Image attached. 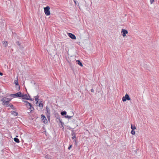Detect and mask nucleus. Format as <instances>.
<instances>
[{
    "label": "nucleus",
    "instance_id": "nucleus-26",
    "mask_svg": "<svg viewBox=\"0 0 159 159\" xmlns=\"http://www.w3.org/2000/svg\"><path fill=\"white\" fill-rule=\"evenodd\" d=\"M16 43L19 46H20V42H18V41L17 42H16Z\"/></svg>",
    "mask_w": 159,
    "mask_h": 159
},
{
    "label": "nucleus",
    "instance_id": "nucleus-21",
    "mask_svg": "<svg viewBox=\"0 0 159 159\" xmlns=\"http://www.w3.org/2000/svg\"><path fill=\"white\" fill-rule=\"evenodd\" d=\"M73 116H69L67 115H65V117L66 118H67L69 119H70L71 117H72Z\"/></svg>",
    "mask_w": 159,
    "mask_h": 159
},
{
    "label": "nucleus",
    "instance_id": "nucleus-27",
    "mask_svg": "<svg viewBox=\"0 0 159 159\" xmlns=\"http://www.w3.org/2000/svg\"><path fill=\"white\" fill-rule=\"evenodd\" d=\"M15 84H16V85H19V84H18V81L16 82H15Z\"/></svg>",
    "mask_w": 159,
    "mask_h": 159
},
{
    "label": "nucleus",
    "instance_id": "nucleus-18",
    "mask_svg": "<svg viewBox=\"0 0 159 159\" xmlns=\"http://www.w3.org/2000/svg\"><path fill=\"white\" fill-rule=\"evenodd\" d=\"M66 112L65 111H62L61 113V115L62 116L65 115L66 114Z\"/></svg>",
    "mask_w": 159,
    "mask_h": 159
},
{
    "label": "nucleus",
    "instance_id": "nucleus-7",
    "mask_svg": "<svg viewBox=\"0 0 159 159\" xmlns=\"http://www.w3.org/2000/svg\"><path fill=\"white\" fill-rule=\"evenodd\" d=\"M127 100H129V96L127 94H126L125 96L122 98V101L123 102H125Z\"/></svg>",
    "mask_w": 159,
    "mask_h": 159
},
{
    "label": "nucleus",
    "instance_id": "nucleus-9",
    "mask_svg": "<svg viewBox=\"0 0 159 159\" xmlns=\"http://www.w3.org/2000/svg\"><path fill=\"white\" fill-rule=\"evenodd\" d=\"M68 35L72 39H76L75 36L72 33H68Z\"/></svg>",
    "mask_w": 159,
    "mask_h": 159
},
{
    "label": "nucleus",
    "instance_id": "nucleus-12",
    "mask_svg": "<svg viewBox=\"0 0 159 159\" xmlns=\"http://www.w3.org/2000/svg\"><path fill=\"white\" fill-rule=\"evenodd\" d=\"M76 61L77 62V64L81 66H83V64L79 60H77Z\"/></svg>",
    "mask_w": 159,
    "mask_h": 159
},
{
    "label": "nucleus",
    "instance_id": "nucleus-8",
    "mask_svg": "<svg viewBox=\"0 0 159 159\" xmlns=\"http://www.w3.org/2000/svg\"><path fill=\"white\" fill-rule=\"evenodd\" d=\"M121 34L123 37H125L126 34L128 33V31L124 29H122L121 30Z\"/></svg>",
    "mask_w": 159,
    "mask_h": 159
},
{
    "label": "nucleus",
    "instance_id": "nucleus-16",
    "mask_svg": "<svg viewBox=\"0 0 159 159\" xmlns=\"http://www.w3.org/2000/svg\"><path fill=\"white\" fill-rule=\"evenodd\" d=\"M10 104H9V102H8L7 103H3L4 105H6V107H9Z\"/></svg>",
    "mask_w": 159,
    "mask_h": 159
},
{
    "label": "nucleus",
    "instance_id": "nucleus-5",
    "mask_svg": "<svg viewBox=\"0 0 159 159\" xmlns=\"http://www.w3.org/2000/svg\"><path fill=\"white\" fill-rule=\"evenodd\" d=\"M41 116L43 122L45 124L47 123L48 121L45 116L43 115H41Z\"/></svg>",
    "mask_w": 159,
    "mask_h": 159
},
{
    "label": "nucleus",
    "instance_id": "nucleus-2",
    "mask_svg": "<svg viewBox=\"0 0 159 159\" xmlns=\"http://www.w3.org/2000/svg\"><path fill=\"white\" fill-rule=\"evenodd\" d=\"M25 102L26 103L25 105L26 106V107H28L29 109H31L30 112H31V111L32 110H34V107H33L32 106L31 104L29 102H28L26 101H25Z\"/></svg>",
    "mask_w": 159,
    "mask_h": 159
},
{
    "label": "nucleus",
    "instance_id": "nucleus-19",
    "mask_svg": "<svg viewBox=\"0 0 159 159\" xmlns=\"http://www.w3.org/2000/svg\"><path fill=\"white\" fill-rule=\"evenodd\" d=\"M39 106L41 107L42 108L43 107V104L42 103L40 102L39 104Z\"/></svg>",
    "mask_w": 159,
    "mask_h": 159
},
{
    "label": "nucleus",
    "instance_id": "nucleus-23",
    "mask_svg": "<svg viewBox=\"0 0 159 159\" xmlns=\"http://www.w3.org/2000/svg\"><path fill=\"white\" fill-rule=\"evenodd\" d=\"M131 133L133 135L134 134H135V131H134V130H132L131 131Z\"/></svg>",
    "mask_w": 159,
    "mask_h": 159
},
{
    "label": "nucleus",
    "instance_id": "nucleus-24",
    "mask_svg": "<svg viewBox=\"0 0 159 159\" xmlns=\"http://www.w3.org/2000/svg\"><path fill=\"white\" fill-rule=\"evenodd\" d=\"M9 107L11 108L12 109H13L14 108V107L12 105L10 104Z\"/></svg>",
    "mask_w": 159,
    "mask_h": 159
},
{
    "label": "nucleus",
    "instance_id": "nucleus-14",
    "mask_svg": "<svg viewBox=\"0 0 159 159\" xmlns=\"http://www.w3.org/2000/svg\"><path fill=\"white\" fill-rule=\"evenodd\" d=\"M39 98V97L37 95L35 97V100L36 101V103L37 104L38 103V98Z\"/></svg>",
    "mask_w": 159,
    "mask_h": 159
},
{
    "label": "nucleus",
    "instance_id": "nucleus-25",
    "mask_svg": "<svg viewBox=\"0 0 159 159\" xmlns=\"http://www.w3.org/2000/svg\"><path fill=\"white\" fill-rule=\"evenodd\" d=\"M154 0H150V2L151 4H152L154 2Z\"/></svg>",
    "mask_w": 159,
    "mask_h": 159
},
{
    "label": "nucleus",
    "instance_id": "nucleus-20",
    "mask_svg": "<svg viewBox=\"0 0 159 159\" xmlns=\"http://www.w3.org/2000/svg\"><path fill=\"white\" fill-rule=\"evenodd\" d=\"M11 113L12 114H14V113L15 114H15V115L16 116H17L18 115V113L17 112H15L14 111H11Z\"/></svg>",
    "mask_w": 159,
    "mask_h": 159
},
{
    "label": "nucleus",
    "instance_id": "nucleus-29",
    "mask_svg": "<svg viewBox=\"0 0 159 159\" xmlns=\"http://www.w3.org/2000/svg\"><path fill=\"white\" fill-rule=\"evenodd\" d=\"M91 92H93V93L94 92V90H93V89H92L91 90Z\"/></svg>",
    "mask_w": 159,
    "mask_h": 159
},
{
    "label": "nucleus",
    "instance_id": "nucleus-4",
    "mask_svg": "<svg viewBox=\"0 0 159 159\" xmlns=\"http://www.w3.org/2000/svg\"><path fill=\"white\" fill-rule=\"evenodd\" d=\"M21 92H18L17 93L15 94H11L10 95V96L11 97H20L21 96Z\"/></svg>",
    "mask_w": 159,
    "mask_h": 159
},
{
    "label": "nucleus",
    "instance_id": "nucleus-3",
    "mask_svg": "<svg viewBox=\"0 0 159 159\" xmlns=\"http://www.w3.org/2000/svg\"><path fill=\"white\" fill-rule=\"evenodd\" d=\"M29 97H30L29 96H28L26 94H24L21 93V96H20V97H21L23 99L32 100V99H29Z\"/></svg>",
    "mask_w": 159,
    "mask_h": 159
},
{
    "label": "nucleus",
    "instance_id": "nucleus-11",
    "mask_svg": "<svg viewBox=\"0 0 159 159\" xmlns=\"http://www.w3.org/2000/svg\"><path fill=\"white\" fill-rule=\"evenodd\" d=\"M3 45L5 47H6L7 46L8 44V42L7 41L2 42Z\"/></svg>",
    "mask_w": 159,
    "mask_h": 159
},
{
    "label": "nucleus",
    "instance_id": "nucleus-1",
    "mask_svg": "<svg viewBox=\"0 0 159 159\" xmlns=\"http://www.w3.org/2000/svg\"><path fill=\"white\" fill-rule=\"evenodd\" d=\"M44 12L46 16H49L50 15V12L49 10L50 7L49 6H47L43 8Z\"/></svg>",
    "mask_w": 159,
    "mask_h": 159
},
{
    "label": "nucleus",
    "instance_id": "nucleus-22",
    "mask_svg": "<svg viewBox=\"0 0 159 159\" xmlns=\"http://www.w3.org/2000/svg\"><path fill=\"white\" fill-rule=\"evenodd\" d=\"M74 2L75 5H76L77 6H79V3L78 2L75 0H74Z\"/></svg>",
    "mask_w": 159,
    "mask_h": 159
},
{
    "label": "nucleus",
    "instance_id": "nucleus-17",
    "mask_svg": "<svg viewBox=\"0 0 159 159\" xmlns=\"http://www.w3.org/2000/svg\"><path fill=\"white\" fill-rule=\"evenodd\" d=\"M71 135H72V139H74V138H75V133L73 132L71 134Z\"/></svg>",
    "mask_w": 159,
    "mask_h": 159
},
{
    "label": "nucleus",
    "instance_id": "nucleus-10",
    "mask_svg": "<svg viewBox=\"0 0 159 159\" xmlns=\"http://www.w3.org/2000/svg\"><path fill=\"white\" fill-rule=\"evenodd\" d=\"M46 114L47 116V117H48V116H49L50 114V110L49 109L47 106L46 107Z\"/></svg>",
    "mask_w": 159,
    "mask_h": 159
},
{
    "label": "nucleus",
    "instance_id": "nucleus-6",
    "mask_svg": "<svg viewBox=\"0 0 159 159\" xmlns=\"http://www.w3.org/2000/svg\"><path fill=\"white\" fill-rule=\"evenodd\" d=\"M11 101V99L10 98H3L1 100V101L3 102V103H7Z\"/></svg>",
    "mask_w": 159,
    "mask_h": 159
},
{
    "label": "nucleus",
    "instance_id": "nucleus-31",
    "mask_svg": "<svg viewBox=\"0 0 159 159\" xmlns=\"http://www.w3.org/2000/svg\"><path fill=\"white\" fill-rule=\"evenodd\" d=\"M58 120L59 121L60 123H61V120L59 119H58Z\"/></svg>",
    "mask_w": 159,
    "mask_h": 159
},
{
    "label": "nucleus",
    "instance_id": "nucleus-15",
    "mask_svg": "<svg viewBox=\"0 0 159 159\" xmlns=\"http://www.w3.org/2000/svg\"><path fill=\"white\" fill-rule=\"evenodd\" d=\"M14 141L16 143H19L20 142L19 139L16 138H14Z\"/></svg>",
    "mask_w": 159,
    "mask_h": 159
},
{
    "label": "nucleus",
    "instance_id": "nucleus-28",
    "mask_svg": "<svg viewBox=\"0 0 159 159\" xmlns=\"http://www.w3.org/2000/svg\"><path fill=\"white\" fill-rule=\"evenodd\" d=\"M72 145H70V146L68 148V149L70 150V149L72 147Z\"/></svg>",
    "mask_w": 159,
    "mask_h": 159
},
{
    "label": "nucleus",
    "instance_id": "nucleus-13",
    "mask_svg": "<svg viewBox=\"0 0 159 159\" xmlns=\"http://www.w3.org/2000/svg\"><path fill=\"white\" fill-rule=\"evenodd\" d=\"M131 128L132 129V130H134L136 129V128L134 125L131 124Z\"/></svg>",
    "mask_w": 159,
    "mask_h": 159
},
{
    "label": "nucleus",
    "instance_id": "nucleus-30",
    "mask_svg": "<svg viewBox=\"0 0 159 159\" xmlns=\"http://www.w3.org/2000/svg\"><path fill=\"white\" fill-rule=\"evenodd\" d=\"M0 75L1 76H2L3 75V73L0 72Z\"/></svg>",
    "mask_w": 159,
    "mask_h": 159
}]
</instances>
